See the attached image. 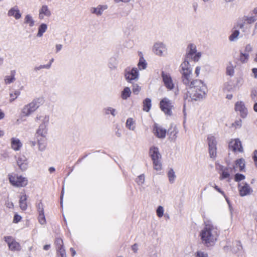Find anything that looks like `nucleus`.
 <instances>
[{"mask_svg": "<svg viewBox=\"0 0 257 257\" xmlns=\"http://www.w3.org/2000/svg\"><path fill=\"white\" fill-rule=\"evenodd\" d=\"M153 132L158 138L163 139L166 137V130L155 123L153 126Z\"/></svg>", "mask_w": 257, "mask_h": 257, "instance_id": "13", "label": "nucleus"}, {"mask_svg": "<svg viewBox=\"0 0 257 257\" xmlns=\"http://www.w3.org/2000/svg\"><path fill=\"white\" fill-rule=\"evenodd\" d=\"M27 196L24 193L20 196L19 206L23 210H26L27 209Z\"/></svg>", "mask_w": 257, "mask_h": 257, "instance_id": "21", "label": "nucleus"}, {"mask_svg": "<svg viewBox=\"0 0 257 257\" xmlns=\"http://www.w3.org/2000/svg\"><path fill=\"white\" fill-rule=\"evenodd\" d=\"M251 97L254 101L257 100V90H253L251 92ZM253 109L255 112H257V102H256L253 106Z\"/></svg>", "mask_w": 257, "mask_h": 257, "instance_id": "32", "label": "nucleus"}, {"mask_svg": "<svg viewBox=\"0 0 257 257\" xmlns=\"http://www.w3.org/2000/svg\"><path fill=\"white\" fill-rule=\"evenodd\" d=\"M245 179V176L241 174L237 173L235 175L234 180L236 182H239Z\"/></svg>", "mask_w": 257, "mask_h": 257, "instance_id": "42", "label": "nucleus"}, {"mask_svg": "<svg viewBox=\"0 0 257 257\" xmlns=\"http://www.w3.org/2000/svg\"><path fill=\"white\" fill-rule=\"evenodd\" d=\"M200 67L199 66L196 67L195 71V73L196 77H198L200 74Z\"/></svg>", "mask_w": 257, "mask_h": 257, "instance_id": "54", "label": "nucleus"}, {"mask_svg": "<svg viewBox=\"0 0 257 257\" xmlns=\"http://www.w3.org/2000/svg\"><path fill=\"white\" fill-rule=\"evenodd\" d=\"M9 180L11 185L17 187H24L28 184L27 178L16 174L8 175Z\"/></svg>", "mask_w": 257, "mask_h": 257, "instance_id": "4", "label": "nucleus"}, {"mask_svg": "<svg viewBox=\"0 0 257 257\" xmlns=\"http://www.w3.org/2000/svg\"><path fill=\"white\" fill-rule=\"evenodd\" d=\"M256 18L255 17H247L246 19H245L246 23L248 24H250L254 23L255 21H256Z\"/></svg>", "mask_w": 257, "mask_h": 257, "instance_id": "48", "label": "nucleus"}, {"mask_svg": "<svg viewBox=\"0 0 257 257\" xmlns=\"http://www.w3.org/2000/svg\"><path fill=\"white\" fill-rule=\"evenodd\" d=\"M149 154L153 162L154 168L157 171L162 170L161 155L157 147H153L150 149Z\"/></svg>", "mask_w": 257, "mask_h": 257, "instance_id": "5", "label": "nucleus"}, {"mask_svg": "<svg viewBox=\"0 0 257 257\" xmlns=\"http://www.w3.org/2000/svg\"><path fill=\"white\" fill-rule=\"evenodd\" d=\"M245 168V161L243 159L240 158L237 159L235 162L233 169L234 170L239 171H243Z\"/></svg>", "mask_w": 257, "mask_h": 257, "instance_id": "20", "label": "nucleus"}, {"mask_svg": "<svg viewBox=\"0 0 257 257\" xmlns=\"http://www.w3.org/2000/svg\"><path fill=\"white\" fill-rule=\"evenodd\" d=\"M141 90V87L138 84H134L133 85V92L135 94H138Z\"/></svg>", "mask_w": 257, "mask_h": 257, "instance_id": "43", "label": "nucleus"}, {"mask_svg": "<svg viewBox=\"0 0 257 257\" xmlns=\"http://www.w3.org/2000/svg\"><path fill=\"white\" fill-rule=\"evenodd\" d=\"M115 2L119 3L120 2H122L123 3H127L130 1V0H114Z\"/></svg>", "mask_w": 257, "mask_h": 257, "instance_id": "62", "label": "nucleus"}, {"mask_svg": "<svg viewBox=\"0 0 257 257\" xmlns=\"http://www.w3.org/2000/svg\"><path fill=\"white\" fill-rule=\"evenodd\" d=\"M252 50V48L250 45H247L246 46L245 48V51L247 52H250Z\"/></svg>", "mask_w": 257, "mask_h": 257, "instance_id": "56", "label": "nucleus"}, {"mask_svg": "<svg viewBox=\"0 0 257 257\" xmlns=\"http://www.w3.org/2000/svg\"><path fill=\"white\" fill-rule=\"evenodd\" d=\"M138 66L140 70L145 69L146 68L147 63L146 62L145 60L142 56L140 58Z\"/></svg>", "mask_w": 257, "mask_h": 257, "instance_id": "31", "label": "nucleus"}, {"mask_svg": "<svg viewBox=\"0 0 257 257\" xmlns=\"http://www.w3.org/2000/svg\"><path fill=\"white\" fill-rule=\"evenodd\" d=\"M62 48V45H57L56 46V49H57V51H60Z\"/></svg>", "mask_w": 257, "mask_h": 257, "instance_id": "64", "label": "nucleus"}, {"mask_svg": "<svg viewBox=\"0 0 257 257\" xmlns=\"http://www.w3.org/2000/svg\"><path fill=\"white\" fill-rule=\"evenodd\" d=\"M159 106L161 110L169 116L172 115V109L174 107L172 101L167 97L163 98L160 101Z\"/></svg>", "mask_w": 257, "mask_h": 257, "instance_id": "8", "label": "nucleus"}, {"mask_svg": "<svg viewBox=\"0 0 257 257\" xmlns=\"http://www.w3.org/2000/svg\"><path fill=\"white\" fill-rule=\"evenodd\" d=\"M20 94V92L18 90H16L13 93H11L10 95V101L12 102L15 100L18 96Z\"/></svg>", "mask_w": 257, "mask_h": 257, "instance_id": "39", "label": "nucleus"}, {"mask_svg": "<svg viewBox=\"0 0 257 257\" xmlns=\"http://www.w3.org/2000/svg\"><path fill=\"white\" fill-rule=\"evenodd\" d=\"M248 54L240 52L239 60L242 63H245L248 59Z\"/></svg>", "mask_w": 257, "mask_h": 257, "instance_id": "36", "label": "nucleus"}, {"mask_svg": "<svg viewBox=\"0 0 257 257\" xmlns=\"http://www.w3.org/2000/svg\"><path fill=\"white\" fill-rule=\"evenodd\" d=\"M5 241L7 243L9 249L11 251H20L21 246L19 242L11 236L4 237Z\"/></svg>", "mask_w": 257, "mask_h": 257, "instance_id": "10", "label": "nucleus"}, {"mask_svg": "<svg viewBox=\"0 0 257 257\" xmlns=\"http://www.w3.org/2000/svg\"><path fill=\"white\" fill-rule=\"evenodd\" d=\"M165 48L162 43H156L153 48L154 53L158 55H162Z\"/></svg>", "mask_w": 257, "mask_h": 257, "instance_id": "25", "label": "nucleus"}, {"mask_svg": "<svg viewBox=\"0 0 257 257\" xmlns=\"http://www.w3.org/2000/svg\"><path fill=\"white\" fill-rule=\"evenodd\" d=\"M162 76L165 86L169 90H172L174 88V84L172 78L169 74L165 73L164 71L162 72Z\"/></svg>", "mask_w": 257, "mask_h": 257, "instance_id": "15", "label": "nucleus"}, {"mask_svg": "<svg viewBox=\"0 0 257 257\" xmlns=\"http://www.w3.org/2000/svg\"><path fill=\"white\" fill-rule=\"evenodd\" d=\"M214 188L218 192L221 193L223 196L225 197V194L224 191H222L217 185H215L213 186Z\"/></svg>", "mask_w": 257, "mask_h": 257, "instance_id": "52", "label": "nucleus"}, {"mask_svg": "<svg viewBox=\"0 0 257 257\" xmlns=\"http://www.w3.org/2000/svg\"><path fill=\"white\" fill-rule=\"evenodd\" d=\"M195 257H208L207 253L201 251H197L195 254Z\"/></svg>", "mask_w": 257, "mask_h": 257, "instance_id": "46", "label": "nucleus"}, {"mask_svg": "<svg viewBox=\"0 0 257 257\" xmlns=\"http://www.w3.org/2000/svg\"><path fill=\"white\" fill-rule=\"evenodd\" d=\"M22 143L19 139L16 138H12L11 139V148L14 151H19L22 148Z\"/></svg>", "mask_w": 257, "mask_h": 257, "instance_id": "19", "label": "nucleus"}, {"mask_svg": "<svg viewBox=\"0 0 257 257\" xmlns=\"http://www.w3.org/2000/svg\"><path fill=\"white\" fill-rule=\"evenodd\" d=\"M180 73L182 75V80L186 86L191 82V75L192 69L188 61L185 60L180 65Z\"/></svg>", "mask_w": 257, "mask_h": 257, "instance_id": "3", "label": "nucleus"}, {"mask_svg": "<svg viewBox=\"0 0 257 257\" xmlns=\"http://www.w3.org/2000/svg\"><path fill=\"white\" fill-rule=\"evenodd\" d=\"M235 110L239 111L242 117H245L247 115V110L242 102H237L235 105Z\"/></svg>", "mask_w": 257, "mask_h": 257, "instance_id": "17", "label": "nucleus"}, {"mask_svg": "<svg viewBox=\"0 0 257 257\" xmlns=\"http://www.w3.org/2000/svg\"><path fill=\"white\" fill-rule=\"evenodd\" d=\"M15 75H16V71L15 70H12L11 71V75L6 76L5 77L4 81L6 84H9L13 82H14L16 79H15Z\"/></svg>", "mask_w": 257, "mask_h": 257, "instance_id": "24", "label": "nucleus"}, {"mask_svg": "<svg viewBox=\"0 0 257 257\" xmlns=\"http://www.w3.org/2000/svg\"><path fill=\"white\" fill-rule=\"evenodd\" d=\"M4 117H5V113L2 111V110L0 109V119L4 118Z\"/></svg>", "mask_w": 257, "mask_h": 257, "instance_id": "60", "label": "nucleus"}, {"mask_svg": "<svg viewBox=\"0 0 257 257\" xmlns=\"http://www.w3.org/2000/svg\"><path fill=\"white\" fill-rule=\"evenodd\" d=\"M239 34V32L238 30L234 31L232 34L229 37V40L230 41H234L235 39L237 38Z\"/></svg>", "mask_w": 257, "mask_h": 257, "instance_id": "40", "label": "nucleus"}, {"mask_svg": "<svg viewBox=\"0 0 257 257\" xmlns=\"http://www.w3.org/2000/svg\"><path fill=\"white\" fill-rule=\"evenodd\" d=\"M168 177L169 179V181L171 183H173L175 180L176 176L175 175V172L172 169L169 170L168 173Z\"/></svg>", "mask_w": 257, "mask_h": 257, "instance_id": "37", "label": "nucleus"}, {"mask_svg": "<svg viewBox=\"0 0 257 257\" xmlns=\"http://www.w3.org/2000/svg\"><path fill=\"white\" fill-rule=\"evenodd\" d=\"M241 123H242L241 120L240 119H239L235 121V122L232 124V126L236 128H239V127H241Z\"/></svg>", "mask_w": 257, "mask_h": 257, "instance_id": "47", "label": "nucleus"}, {"mask_svg": "<svg viewBox=\"0 0 257 257\" xmlns=\"http://www.w3.org/2000/svg\"><path fill=\"white\" fill-rule=\"evenodd\" d=\"M47 28V26L45 24H42L40 25L39 28L38 33L37 36L39 37H41L43 33L45 32Z\"/></svg>", "mask_w": 257, "mask_h": 257, "instance_id": "33", "label": "nucleus"}, {"mask_svg": "<svg viewBox=\"0 0 257 257\" xmlns=\"http://www.w3.org/2000/svg\"><path fill=\"white\" fill-rule=\"evenodd\" d=\"M51 15V12L47 6H43L39 11V18L43 19L45 16L49 17Z\"/></svg>", "mask_w": 257, "mask_h": 257, "instance_id": "23", "label": "nucleus"}, {"mask_svg": "<svg viewBox=\"0 0 257 257\" xmlns=\"http://www.w3.org/2000/svg\"><path fill=\"white\" fill-rule=\"evenodd\" d=\"M238 189L241 196L249 195L252 192V189L250 185L244 182L238 184Z\"/></svg>", "mask_w": 257, "mask_h": 257, "instance_id": "12", "label": "nucleus"}, {"mask_svg": "<svg viewBox=\"0 0 257 257\" xmlns=\"http://www.w3.org/2000/svg\"><path fill=\"white\" fill-rule=\"evenodd\" d=\"M126 127L130 130H135L136 128V123L133 118L130 117L127 118L126 122Z\"/></svg>", "mask_w": 257, "mask_h": 257, "instance_id": "28", "label": "nucleus"}, {"mask_svg": "<svg viewBox=\"0 0 257 257\" xmlns=\"http://www.w3.org/2000/svg\"><path fill=\"white\" fill-rule=\"evenodd\" d=\"M105 112L106 114L111 113L112 115L114 116L115 115V109L109 107L106 109Z\"/></svg>", "mask_w": 257, "mask_h": 257, "instance_id": "50", "label": "nucleus"}, {"mask_svg": "<svg viewBox=\"0 0 257 257\" xmlns=\"http://www.w3.org/2000/svg\"><path fill=\"white\" fill-rule=\"evenodd\" d=\"M157 215L159 217H161L164 214V209L161 206H159L156 211Z\"/></svg>", "mask_w": 257, "mask_h": 257, "instance_id": "44", "label": "nucleus"}, {"mask_svg": "<svg viewBox=\"0 0 257 257\" xmlns=\"http://www.w3.org/2000/svg\"><path fill=\"white\" fill-rule=\"evenodd\" d=\"M42 98L34 99L31 102L24 106L22 110V113L24 116H28L35 112L44 103Z\"/></svg>", "mask_w": 257, "mask_h": 257, "instance_id": "2", "label": "nucleus"}, {"mask_svg": "<svg viewBox=\"0 0 257 257\" xmlns=\"http://www.w3.org/2000/svg\"><path fill=\"white\" fill-rule=\"evenodd\" d=\"M208 150L210 157L212 158H215L217 154V141L214 136L209 135L207 137Z\"/></svg>", "mask_w": 257, "mask_h": 257, "instance_id": "9", "label": "nucleus"}, {"mask_svg": "<svg viewBox=\"0 0 257 257\" xmlns=\"http://www.w3.org/2000/svg\"><path fill=\"white\" fill-rule=\"evenodd\" d=\"M55 242L57 245H59L58 247H63V240L61 238H58L56 239Z\"/></svg>", "mask_w": 257, "mask_h": 257, "instance_id": "51", "label": "nucleus"}, {"mask_svg": "<svg viewBox=\"0 0 257 257\" xmlns=\"http://www.w3.org/2000/svg\"><path fill=\"white\" fill-rule=\"evenodd\" d=\"M188 52L186 56L188 58H191L194 61L197 62L199 61L201 53L200 52H196V47L194 44H190L188 46Z\"/></svg>", "mask_w": 257, "mask_h": 257, "instance_id": "11", "label": "nucleus"}, {"mask_svg": "<svg viewBox=\"0 0 257 257\" xmlns=\"http://www.w3.org/2000/svg\"><path fill=\"white\" fill-rule=\"evenodd\" d=\"M49 171L50 173H52L55 171V169L53 167H50L49 169Z\"/></svg>", "mask_w": 257, "mask_h": 257, "instance_id": "61", "label": "nucleus"}, {"mask_svg": "<svg viewBox=\"0 0 257 257\" xmlns=\"http://www.w3.org/2000/svg\"><path fill=\"white\" fill-rule=\"evenodd\" d=\"M47 130L45 125H41L37 130L36 137L38 140V143L40 150L42 151L46 147L47 141L46 135Z\"/></svg>", "mask_w": 257, "mask_h": 257, "instance_id": "6", "label": "nucleus"}, {"mask_svg": "<svg viewBox=\"0 0 257 257\" xmlns=\"http://www.w3.org/2000/svg\"><path fill=\"white\" fill-rule=\"evenodd\" d=\"M36 208L38 213H44V205L42 201H40L37 205Z\"/></svg>", "mask_w": 257, "mask_h": 257, "instance_id": "41", "label": "nucleus"}, {"mask_svg": "<svg viewBox=\"0 0 257 257\" xmlns=\"http://www.w3.org/2000/svg\"><path fill=\"white\" fill-rule=\"evenodd\" d=\"M57 257H66L65 250L64 247H58L57 250Z\"/></svg>", "mask_w": 257, "mask_h": 257, "instance_id": "34", "label": "nucleus"}, {"mask_svg": "<svg viewBox=\"0 0 257 257\" xmlns=\"http://www.w3.org/2000/svg\"><path fill=\"white\" fill-rule=\"evenodd\" d=\"M125 77L128 82L136 79L138 77V71L137 69L134 68L131 71H126Z\"/></svg>", "mask_w": 257, "mask_h": 257, "instance_id": "18", "label": "nucleus"}, {"mask_svg": "<svg viewBox=\"0 0 257 257\" xmlns=\"http://www.w3.org/2000/svg\"><path fill=\"white\" fill-rule=\"evenodd\" d=\"M25 22L28 24L30 27H32L34 25V21H33L32 17L29 15H27L25 17Z\"/></svg>", "mask_w": 257, "mask_h": 257, "instance_id": "35", "label": "nucleus"}, {"mask_svg": "<svg viewBox=\"0 0 257 257\" xmlns=\"http://www.w3.org/2000/svg\"><path fill=\"white\" fill-rule=\"evenodd\" d=\"M9 16H13L16 19H19L21 17V14L20 11L16 8L11 9L8 12Z\"/></svg>", "mask_w": 257, "mask_h": 257, "instance_id": "27", "label": "nucleus"}, {"mask_svg": "<svg viewBox=\"0 0 257 257\" xmlns=\"http://www.w3.org/2000/svg\"><path fill=\"white\" fill-rule=\"evenodd\" d=\"M132 249L134 250V251L135 252H136L137 251V250H138V246H137V244H134L132 247Z\"/></svg>", "mask_w": 257, "mask_h": 257, "instance_id": "57", "label": "nucleus"}, {"mask_svg": "<svg viewBox=\"0 0 257 257\" xmlns=\"http://www.w3.org/2000/svg\"><path fill=\"white\" fill-rule=\"evenodd\" d=\"M187 97H189L191 100H198L203 98L206 93L207 87L206 85L200 80L196 79L191 81V82L186 85Z\"/></svg>", "mask_w": 257, "mask_h": 257, "instance_id": "1", "label": "nucleus"}, {"mask_svg": "<svg viewBox=\"0 0 257 257\" xmlns=\"http://www.w3.org/2000/svg\"><path fill=\"white\" fill-rule=\"evenodd\" d=\"M70 251L71 253L72 256H74L76 254V251L73 248H72V247L70 248Z\"/></svg>", "mask_w": 257, "mask_h": 257, "instance_id": "59", "label": "nucleus"}, {"mask_svg": "<svg viewBox=\"0 0 257 257\" xmlns=\"http://www.w3.org/2000/svg\"><path fill=\"white\" fill-rule=\"evenodd\" d=\"M152 107V102L150 98H147L143 101V110L146 112H149Z\"/></svg>", "mask_w": 257, "mask_h": 257, "instance_id": "26", "label": "nucleus"}, {"mask_svg": "<svg viewBox=\"0 0 257 257\" xmlns=\"http://www.w3.org/2000/svg\"><path fill=\"white\" fill-rule=\"evenodd\" d=\"M201 238L202 240L206 244L213 242L216 240L215 231L212 227H205L201 231Z\"/></svg>", "mask_w": 257, "mask_h": 257, "instance_id": "7", "label": "nucleus"}, {"mask_svg": "<svg viewBox=\"0 0 257 257\" xmlns=\"http://www.w3.org/2000/svg\"><path fill=\"white\" fill-rule=\"evenodd\" d=\"M131 91L130 88L128 87H126L124 88L121 92V98L123 99H126L131 96Z\"/></svg>", "mask_w": 257, "mask_h": 257, "instance_id": "30", "label": "nucleus"}, {"mask_svg": "<svg viewBox=\"0 0 257 257\" xmlns=\"http://www.w3.org/2000/svg\"><path fill=\"white\" fill-rule=\"evenodd\" d=\"M139 181L138 182H139L141 183H143L144 182L145 180V176L143 175H140L138 177Z\"/></svg>", "mask_w": 257, "mask_h": 257, "instance_id": "55", "label": "nucleus"}, {"mask_svg": "<svg viewBox=\"0 0 257 257\" xmlns=\"http://www.w3.org/2000/svg\"><path fill=\"white\" fill-rule=\"evenodd\" d=\"M50 247V245L48 244L45 245L43 247L44 250H48Z\"/></svg>", "mask_w": 257, "mask_h": 257, "instance_id": "63", "label": "nucleus"}, {"mask_svg": "<svg viewBox=\"0 0 257 257\" xmlns=\"http://www.w3.org/2000/svg\"><path fill=\"white\" fill-rule=\"evenodd\" d=\"M17 163L19 168L22 171H25L28 168V163L26 157L24 155L18 157Z\"/></svg>", "mask_w": 257, "mask_h": 257, "instance_id": "16", "label": "nucleus"}, {"mask_svg": "<svg viewBox=\"0 0 257 257\" xmlns=\"http://www.w3.org/2000/svg\"><path fill=\"white\" fill-rule=\"evenodd\" d=\"M229 148L233 152H243L241 142L238 139L232 140L229 144Z\"/></svg>", "mask_w": 257, "mask_h": 257, "instance_id": "14", "label": "nucleus"}, {"mask_svg": "<svg viewBox=\"0 0 257 257\" xmlns=\"http://www.w3.org/2000/svg\"><path fill=\"white\" fill-rule=\"evenodd\" d=\"M226 73L227 75L232 76L234 74V67L230 65L226 68Z\"/></svg>", "mask_w": 257, "mask_h": 257, "instance_id": "45", "label": "nucleus"}, {"mask_svg": "<svg viewBox=\"0 0 257 257\" xmlns=\"http://www.w3.org/2000/svg\"><path fill=\"white\" fill-rule=\"evenodd\" d=\"M252 72L254 76V77L256 78L257 77V68H253L252 69Z\"/></svg>", "mask_w": 257, "mask_h": 257, "instance_id": "58", "label": "nucleus"}, {"mask_svg": "<svg viewBox=\"0 0 257 257\" xmlns=\"http://www.w3.org/2000/svg\"><path fill=\"white\" fill-rule=\"evenodd\" d=\"M22 217L18 214H15L13 219V222L17 223L21 221Z\"/></svg>", "mask_w": 257, "mask_h": 257, "instance_id": "49", "label": "nucleus"}, {"mask_svg": "<svg viewBox=\"0 0 257 257\" xmlns=\"http://www.w3.org/2000/svg\"><path fill=\"white\" fill-rule=\"evenodd\" d=\"M253 161L255 166L257 167V150H255L254 152V156L253 157Z\"/></svg>", "mask_w": 257, "mask_h": 257, "instance_id": "53", "label": "nucleus"}, {"mask_svg": "<svg viewBox=\"0 0 257 257\" xmlns=\"http://www.w3.org/2000/svg\"><path fill=\"white\" fill-rule=\"evenodd\" d=\"M219 173L220 174V176L219 177L220 180L228 178L230 176L228 169L226 167H224L221 165L219 166Z\"/></svg>", "mask_w": 257, "mask_h": 257, "instance_id": "22", "label": "nucleus"}, {"mask_svg": "<svg viewBox=\"0 0 257 257\" xmlns=\"http://www.w3.org/2000/svg\"><path fill=\"white\" fill-rule=\"evenodd\" d=\"M38 219L39 222L42 225L45 224L46 223V220L45 218L44 213H39Z\"/></svg>", "mask_w": 257, "mask_h": 257, "instance_id": "38", "label": "nucleus"}, {"mask_svg": "<svg viewBox=\"0 0 257 257\" xmlns=\"http://www.w3.org/2000/svg\"><path fill=\"white\" fill-rule=\"evenodd\" d=\"M107 9L106 6H98L96 8H93L92 9V13L96 14L97 15H100L102 14V12L105 9Z\"/></svg>", "mask_w": 257, "mask_h": 257, "instance_id": "29", "label": "nucleus"}]
</instances>
